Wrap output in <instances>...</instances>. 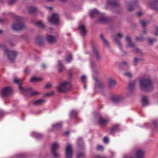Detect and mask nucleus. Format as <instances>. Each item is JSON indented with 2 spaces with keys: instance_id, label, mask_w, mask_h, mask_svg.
Returning a JSON list of instances; mask_svg holds the SVG:
<instances>
[{
  "instance_id": "54",
  "label": "nucleus",
  "mask_w": 158,
  "mask_h": 158,
  "mask_svg": "<svg viewBox=\"0 0 158 158\" xmlns=\"http://www.w3.org/2000/svg\"><path fill=\"white\" fill-rule=\"evenodd\" d=\"M17 158H25L24 155L22 154H19L17 155Z\"/></svg>"
},
{
  "instance_id": "2",
  "label": "nucleus",
  "mask_w": 158,
  "mask_h": 158,
  "mask_svg": "<svg viewBox=\"0 0 158 158\" xmlns=\"http://www.w3.org/2000/svg\"><path fill=\"white\" fill-rule=\"evenodd\" d=\"M0 49H5L4 53L6 54L7 57L11 61H13L17 56V52L13 51H9L6 49V46L3 44H0Z\"/></svg>"
},
{
  "instance_id": "46",
  "label": "nucleus",
  "mask_w": 158,
  "mask_h": 158,
  "mask_svg": "<svg viewBox=\"0 0 158 158\" xmlns=\"http://www.w3.org/2000/svg\"><path fill=\"white\" fill-rule=\"evenodd\" d=\"M36 8L33 6H31L29 8V11L31 13H33L36 10Z\"/></svg>"
},
{
  "instance_id": "16",
  "label": "nucleus",
  "mask_w": 158,
  "mask_h": 158,
  "mask_svg": "<svg viewBox=\"0 0 158 158\" xmlns=\"http://www.w3.org/2000/svg\"><path fill=\"white\" fill-rule=\"evenodd\" d=\"M126 41L127 42V47H129L131 48H135V44L132 42L129 36H127L126 38Z\"/></svg>"
},
{
  "instance_id": "42",
  "label": "nucleus",
  "mask_w": 158,
  "mask_h": 158,
  "mask_svg": "<svg viewBox=\"0 0 158 158\" xmlns=\"http://www.w3.org/2000/svg\"><path fill=\"white\" fill-rule=\"evenodd\" d=\"M85 156V153L83 152H79L77 154V158H82Z\"/></svg>"
},
{
  "instance_id": "36",
  "label": "nucleus",
  "mask_w": 158,
  "mask_h": 158,
  "mask_svg": "<svg viewBox=\"0 0 158 158\" xmlns=\"http://www.w3.org/2000/svg\"><path fill=\"white\" fill-rule=\"evenodd\" d=\"M58 67L60 72L63 70L64 68L62 62L60 60H59L58 62Z\"/></svg>"
},
{
  "instance_id": "64",
  "label": "nucleus",
  "mask_w": 158,
  "mask_h": 158,
  "mask_svg": "<svg viewBox=\"0 0 158 158\" xmlns=\"http://www.w3.org/2000/svg\"><path fill=\"white\" fill-rule=\"evenodd\" d=\"M29 68L28 67H26L24 69V71L25 72H27L28 71Z\"/></svg>"
},
{
  "instance_id": "33",
  "label": "nucleus",
  "mask_w": 158,
  "mask_h": 158,
  "mask_svg": "<svg viewBox=\"0 0 158 158\" xmlns=\"http://www.w3.org/2000/svg\"><path fill=\"white\" fill-rule=\"evenodd\" d=\"M78 146L80 148H83L84 145L82 139L81 138H79L77 141Z\"/></svg>"
},
{
  "instance_id": "43",
  "label": "nucleus",
  "mask_w": 158,
  "mask_h": 158,
  "mask_svg": "<svg viewBox=\"0 0 158 158\" xmlns=\"http://www.w3.org/2000/svg\"><path fill=\"white\" fill-rule=\"evenodd\" d=\"M139 23L143 27H144L146 25L148 24V21H145L143 20H140L139 21Z\"/></svg>"
},
{
  "instance_id": "47",
  "label": "nucleus",
  "mask_w": 158,
  "mask_h": 158,
  "mask_svg": "<svg viewBox=\"0 0 158 158\" xmlns=\"http://www.w3.org/2000/svg\"><path fill=\"white\" fill-rule=\"evenodd\" d=\"M135 50V52L139 54L140 55H142L143 54L142 50L139 49V48H136Z\"/></svg>"
},
{
  "instance_id": "6",
  "label": "nucleus",
  "mask_w": 158,
  "mask_h": 158,
  "mask_svg": "<svg viewBox=\"0 0 158 158\" xmlns=\"http://www.w3.org/2000/svg\"><path fill=\"white\" fill-rule=\"evenodd\" d=\"M138 3V2L137 0H133L127 2L126 6L127 10L130 12L133 11Z\"/></svg>"
},
{
  "instance_id": "9",
  "label": "nucleus",
  "mask_w": 158,
  "mask_h": 158,
  "mask_svg": "<svg viewBox=\"0 0 158 158\" xmlns=\"http://www.w3.org/2000/svg\"><path fill=\"white\" fill-rule=\"evenodd\" d=\"M123 37V34L120 33H117L113 36L115 43L120 49H122V45L118 39H121Z\"/></svg>"
},
{
  "instance_id": "26",
  "label": "nucleus",
  "mask_w": 158,
  "mask_h": 158,
  "mask_svg": "<svg viewBox=\"0 0 158 158\" xmlns=\"http://www.w3.org/2000/svg\"><path fill=\"white\" fill-rule=\"evenodd\" d=\"M63 125L62 122H59L52 125V129H58L61 128Z\"/></svg>"
},
{
  "instance_id": "56",
  "label": "nucleus",
  "mask_w": 158,
  "mask_h": 158,
  "mask_svg": "<svg viewBox=\"0 0 158 158\" xmlns=\"http://www.w3.org/2000/svg\"><path fill=\"white\" fill-rule=\"evenodd\" d=\"M154 35H155L158 36V26L156 28L155 32L154 33Z\"/></svg>"
},
{
  "instance_id": "51",
  "label": "nucleus",
  "mask_w": 158,
  "mask_h": 158,
  "mask_svg": "<svg viewBox=\"0 0 158 158\" xmlns=\"http://www.w3.org/2000/svg\"><path fill=\"white\" fill-rule=\"evenodd\" d=\"M81 81L82 82H85L86 81V78L85 76H83L81 77Z\"/></svg>"
},
{
  "instance_id": "5",
  "label": "nucleus",
  "mask_w": 158,
  "mask_h": 158,
  "mask_svg": "<svg viewBox=\"0 0 158 158\" xmlns=\"http://www.w3.org/2000/svg\"><path fill=\"white\" fill-rule=\"evenodd\" d=\"M19 20L16 23L13 24L12 26V28L14 30L19 31L23 29L25 27V25L22 22V18L19 17Z\"/></svg>"
},
{
  "instance_id": "48",
  "label": "nucleus",
  "mask_w": 158,
  "mask_h": 158,
  "mask_svg": "<svg viewBox=\"0 0 158 158\" xmlns=\"http://www.w3.org/2000/svg\"><path fill=\"white\" fill-rule=\"evenodd\" d=\"M136 40L138 42H141L143 41L144 40V39L143 37H136Z\"/></svg>"
},
{
  "instance_id": "62",
  "label": "nucleus",
  "mask_w": 158,
  "mask_h": 158,
  "mask_svg": "<svg viewBox=\"0 0 158 158\" xmlns=\"http://www.w3.org/2000/svg\"><path fill=\"white\" fill-rule=\"evenodd\" d=\"M95 158H104L102 156L97 155L95 156Z\"/></svg>"
},
{
  "instance_id": "24",
  "label": "nucleus",
  "mask_w": 158,
  "mask_h": 158,
  "mask_svg": "<svg viewBox=\"0 0 158 158\" xmlns=\"http://www.w3.org/2000/svg\"><path fill=\"white\" fill-rule=\"evenodd\" d=\"M100 37L103 41L104 45L106 47L109 48V43L108 40L104 37L102 34L100 35Z\"/></svg>"
},
{
  "instance_id": "38",
  "label": "nucleus",
  "mask_w": 158,
  "mask_h": 158,
  "mask_svg": "<svg viewBox=\"0 0 158 158\" xmlns=\"http://www.w3.org/2000/svg\"><path fill=\"white\" fill-rule=\"evenodd\" d=\"M119 66L121 68V66H123L127 68L129 67V63L127 61H123L119 64Z\"/></svg>"
},
{
  "instance_id": "59",
  "label": "nucleus",
  "mask_w": 158,
  "mask_h": 158,
  "mask_svg": "<svg viewBox=\"0 0 158 158\" xmlns=\"http://www.w3.org/2000/svg\"><path fill=\"white\" fill-rule=\"evenodd\" d=\"M51 85L50 84H46L45 86V88L46 89H48L49 88Z\"/></svg>"
},
{
  "instance_id": "1",
  "label": "nucleus",
  "mask_w": 158,
  "mask_h": 158,
  "mask_svg": "<svg viewBox=\"0 0 158 158\" xmlns=\"http://www.w3.org/2000/svg\"><path fill=\"white\" fill-rule=\"evenodd\" d=\"M139 85L141 90L147 91H152L154 88L151 80L148 77L141 79L139 81Z\"/></svg>"
},
{
  "instance_id": "52",
  "label": "nucleus",
  "mask_w": 158,
  "mask_h": 158,
  "mask_svg": "<svg viewBox=\"0 0 158 158\" xmlns=\"http://www.w3.org/2000/svg\"><path fill=\"white\" fill-rule=\"evenodd\" d=\"M17 1V0H10L8 2V4L10 5H11Z\"/></svg>"
},
{
  "instance_id": "25",
  "label": "nucleus",
  "mask_w": 158,
  "mask_h": 158,
  "mask_svg": "<svg viewBox=\"0 0 158 158\" xmlns=\"http://www.w3.org/2000/svg\"><path fill=\"white\" fill-rule=\"evenodd\" d=\"M136 82L135 81H132L130 82L128 85V88L130 91H132L135 89V86L136 84Z\"/></svg>"
},
{
  "instance_id": "55",
  "label": "nucleus",
  "mask_w": 158,
  "mask_h": 158,
  "mask_svg": "<svg viewBox=\"0 0 158 158\" xmlns=\"http://www.w3.org/2000/svg\"><path fill=\"white\" fill-rule=\"evenodd\" d=\"M70 158L72 156L73 153V149L71 146L70 145Z\"/></svg>"
},
{
  "instance_id": "3",
  "label": "nucleus",
  "mask_w": 158,
  "mask_h": 158,
  "mask_svg": "<svg viewBox=\"0 0 158 158\" xmlns=\"http://www.w3.org/2000/svg\"><path fill=\"white\" fill-rule=\"evenodd\" d=\"M19 89L21 92L27 96H35L40 94V92L33 91L32 89L30 87L27 89H24L22 88L20 85Z\"/></svg>"
},
{
  "instance_id": "13",
  "label": "nucleus",
  "mask_w": 158,
  "mask_h": 158,
  "mask_svg": "<svg viewBox=\"0 0 158 158\" xmlns=\"http://www.w3.org/2000/svg\"><path fill=\"white\" fill-rule=\"evenodd\" d=\"M124 97L122 96H114L111 98V100L115 103H119L124 100Z\"/></svg>"
},
{
  "instance_id": "15",
  "label": "nucleus",
  "mask_w": 158,
  "mask_h": 158,
  "mask_svg": "<svg viewBox=\"0 0 158 158\" xmlns=\"http://www.w3.org/2000/svg\"><path fill=\"white\" fill-rule=\"evenodd\" d=\"M93 56L98 61H99L100 60L101 57L99 52L96 48H93Z\"/></svg>"
},
{
  "instance_id": "40",
  "label": "nucleus",
  "mask_w": 158,
  "mask_h": 158,
  "mask_svg": "<svg viewBox=\"0 0 158 158\" xmlns=\"http://www.w3.org/2000/svg\"><path fill=\"white\" fill-rule=\"evenodd\" d=\"M65 157L69 158V144L67 145L65 150Z\"/></svg>"
},
{
  "instance_id": "22",
  "label": "nucleus",
  "mask_w": 158,
  "mask_h": 158,
  "mask_svg": "<svg viewBox=\"0 0 158 158\" xmlns=\"http://www.w3.org/2000/svg\"><path fill=\"white\" fill-rule=\"evenodd\" d=\"M108 122L107 119H105L102 117H100L99 120V123L103 126H106Z\"/></svg>"
},
{
  "instance_id": "14",
  "label": "nucleus",
  "mask_w": 158,
  "mask_h": 158,
  "mask_svg": "<svg viewBox=\"0 0 158 158\" xmlns=\"http://www.w3.org/2000/svg\"><path fill=\"white\" fill-rule=\"evenodd\" d=\"M107 3L113 7H120L121 6L119 3L115 0H108Z\"/></svg>"
},
{
  "instance_id": "21",
  "label": "nucleus",
  "mask_w": 158,
  "mask_h": 158,
  "mask_svg": "<svg viewBox=\"0 0 158 158\" xmlns=\"http://www.w3.org/2000/svg\"><path fill=\"white\" fill-rule=\"evenodd\" d=\"M46 102V100L44 99H40L35 101L33 102V104L34 106H38L42 105Z\"/></svg>"
},
{
  "instance_id": "8",
  "label": "nucleus",
  "mask_w": 158,
  "mask_h": 158,
  "mask_svg": "<svg viewBox=\"0 0 158 158\" xmlns=\"http://www.w3.org/2000/svg\"><path fill=\"white\" fill-rule=\"evenodd\" d=\"M48 21L51 23L57 25L58 24L59 21V18L58 15L56 14H53L51 17L48 18Z\"/></svg>"
},
{
  "instance_id": "7",
  "label": "nucleus",
  "mask_w": 158,
  "mask_h": 158,
  "mask_svg": "<svg viewBox=\"0 0 158 158\" xmlns=\"http://www.w3.org/2000/svg\"><path fill=\"white\" fill-rule=\"evenodd\" d=\"M59 147V144L57 142L54 143L52 144L51 151L53 156L55 157H58L60 156V154L56 151Z\"/></svg>"
},
{
  "instance_id": "30",
  "label": "nucleus",
  "mask_w": 158,
  "mask_h": 158,
  "mask_svg": "<svg viewBox=\"0 0 158 158\" xmlns=\"http://www.w3.org/2000/svg\"><path fill=\"white\" fill-rule=\"evenodd\" d=\"M119 131V127L118 125H117L114 126L110 130V133L112 134L114 133L115 132Z\"/></svg>"
},
{
  "instance_id": "35",
  "label": "nucleus",
  "mask_w": 158,
  "mask_h": 158,
  "mask_svg": "<svg viewBox=\"0 0 158 158\" xmlns=\"http://www.w3.org/2000/svg\"><path fill=\"white\" fill-rule=\"evenodd\" d=\"M91 66L94 73L96 74L98 73V70L96 68L95 64L94 63H92L91 64Z\"/></svg>"
},
{
  "instance_id": "58",
  "label": "nucleus",
  "mask_w": 158,
  "mask_h": 158,
  "mask_svg": "<svg viewBox=\"0 0 158 158\" xmlns=\"http://www.w3.org/2000/svg\"><path fill=\"white\" fill-rule=\"evenodd\" d=\"M152 123L154 125V126L155 127H157V122L156 121L154 120L152 122Z\"/></svg>"
},
{
  "instance_id": "63",
  "label": "nucleus",
  "mask_w": 158,
  "mask_h": 158,
  "mask_svg": "<svg viewBox=\"0 0 158 158\" xmlns=\"http://www.w3.org/2000/svg\"><path fill=\"white\" fill-rule=\"evenodd\" d=\"M66 60L68 63L69 62V56H68L66 59Z\"/></svg>"
},
{
  "instance_id": "29",
  "label": "nucleus",
  "mask_w": 158,
  "mask_h": 158,
  "mask_svg": "<svg viewBox=\"0 0 158 158\" xmlns=\"http://www.w3.org/2000/svg\"><path fill=\"white\" fill-rule=\"evenodd\" d=\"M143 106H147L149 102L148 97L146 96H143L142 100Z\"/></svg>"
},
{
  "instance_id": "12",
  "label": "nucleus",
  "mask_w": 158,
  "mask_h": 158,
  "mask_svg": "<svg viewBox=\"0 0 158 158\" xmlns=\"http://www.w3.org/2000/svg\"><path fill=\"white\" fill-rule=\"evenodd\" d=\"M149 4L151 8L158 12V0H152Z\"/></svg>"
},
{
  "instance_id": "31",
  "label": "nucleus",
  "mask_w": 158,
  "mask_h": 158,
  "mask_svg": "<svg viewBox=\"0 0 158 158\" xmlns=\"http://www.w3.org/2000/svg\"><path fill=\"white\" fill-rule=\"evenodd\" d=\"M157 39L156 38H148V43L150 45H152L154 43L156 42Z\"/></svg>"
},
{
  "instance_id": "4",
  "label": "nucleus",
  "mask_w": 158,
  "mask_h": 158,
  "mask_svg": "<svg viewBox=\"0 0 158 158\" xmlns=\"http://www.w3.org/2000/svg\"><path fill=\"white\" fill-rule=\"evenodd\" d=\"M69 81H66L60 83L57 86L56 89L60 92L65 93L69 89Z\"/></svg>"
},
{
  "instance_id": "27",
  "label": "nucleus",
  "mask_w": 158,
  "mask_h": 158,
  "mask_svg": "<svg viewBox=\"0 0 158 158\" xmlns=\"http://www.w3.org/2000/svg\"><path fill=\"white\" fill-rule=\"evenodd\" d=\"M43 40V37L40 35L37 36L35 39L36 43L39 45H41L42 44Z\"/></svg>"
},
{
  "instance_id": "20",
  "label": "nucleus",
  "mask_w": 158,
  "mask_h": 158,
  "mask_svg": "<svg viewBox=\"0 0 158 158\" xmlns=\"http://www.w3.org/2000/svg\"><path fill=\"white\" fill-rule=\"evenodd\" d=\"M96 81L95 84V86L98 87L100 89H102L105 88V86L104 83L102 82H99L98 81V79H95Z\"/></svg>"
},
{
  "instance_id": "57",
  "label": "nucleus",
  "mask_w": 158,
  "mask_h": 158,
  "mask_svg": "<svg viewBox=\"0 0 158 158\" xmlns=\"http://www.w3.org/2000/svg\"><path fill=\"white\" fill-rule=\"evenodd\" d=\"M103 141L104 142L106 143H107L108 142V139L107 137H105L104 138Z\"/></svg>"
},
{
  "instance_id": "17",
  "label": "nucleus",
  "mask_w": 158,
  "mask_h": 158,
  "mask_svg": "<svg viewBox=\"0 0 158 158\" xmlns=\"http://www.w3.org/2000/svg\"><path fill=\"white\" fill-rule=\"evenodd\" d=\"M126 41L127 42V47H129L131 48H135V44L132 42L129 36H127L126 38Z\"/></svg>"
},
{
  "instance_id": "41",
  "label": "nucleus",
  "mask_w": 158,
  "mask_h": 158,
  "mask_svg": "<svg viewBox=\"0 0 158 158\" xmlns=\"http://www.w3.org/2000/svg\"><path fill=\"white\" fill-rule=\"evenodd\" d=\"M35 25L37 27H40L43 28H44L43 23L41 21H39L36 22L35 23Z\"/></svg>"
},
{
  "instance_id": "60",
  "label": "nucleus",
  "mask_w": 158,
  "mask_h": 158,
  "mask_svg": "<svg viewBox=\"0 0 158 158\" xmlns=\"http://www.w3.org/2000/svg\"><path fill=\"white\" fill-rule=\"evenodd\" d=\"M123 158H133V157L129 155H125Z\"/></svg>"
},
{
  "instance_id": "44",
  "label": "nucleus",
  "mask_w": 158,
  "mask_h": 158,
  "mask_svg": "<svg viewBox=\"0 0 158 158\" xmlns=\"http://www.w3.org/2000/svg\"><path fill=\"white\" fill-rule=\"evenodd\" d=\"M124 75L125 76L129 77L131 78L132 77V74L131 72L129 71L126 72L124 73Z\"/></svg>"
},
{
  "instance_id": "61",
  "label": "nucleus",
  "mask_w": 158,
  "mask_h": 158,
  "mask_svg": "<svg viewBox=\"0 0 158 158\" xmlns=\"http://www.w3.org/2000/svg\"><path fill=\"white\" fill-rule=\"evenodd\" d=\"M142 13L141 12H139L137 13V15L138 16L140 17L142 15Z\"/></svg>"
},
{
  "instance_id": "50",
  "label": "nucleus",
  "mask_w": 158,
  "mask_h": 158,
  "mask_svg": "<svg viewBox=\"0 0 158 158\" xmlns=\"http://www.w3.org/2000/svg\"><path fill=\"white\" fill-rule=\"evenodd\" d=\"M14 82L15 83L17 84H18L19 85V88L20 85V86H21V84L19 82V80H18L17 79H16V78L14 80Z\"/></svg>"
},
{
  "instance_id": "18",
  "label": "nucleus",
  "mask_w": 158,
  "mask_h": 158,
  "mask_svg": "<svg viewBox=\"0 0 158 158\" xmlns=\"http://www.w3.org/2000/svg\"><path fill=\"white\" fill-rule=\"evenodd\" d=\"M79 28L80 29V33L81 35L84 36L86 34V31L85 26L84 25H80L78 26Z\"/></svg>"
},
{
  "instance_id": "11",
  "label": "nucleus",
  "mask_w": 158,
  "mask_h": 158,
  "mask_svg": "<svg viewBox=\"0 0 158 158\" xmlns=\"http://www.w3.org/2000/svg\"><path fill=\"white\" fill-rule=\"evenodd\" d=\"M145 152L143 150L137 149L135 152V158H144Z\"/></svg>"
},
{
  "instance_id": "32",
  "label": "nucleus",
  "mask_w": 158,
  "mask_h": 158,
  "mask_svg": "<svg viewBox=\"0 0 158 158\" xmlns=\"http://www.w3.org/2000/svg\"><path fill=\"white\" fill-rule=\"evenodd\" d=\"M143 59L141 58H138L135 57L134 58L133 60V64L134 66H136L138 62L140 61H142Z\"/></svg>"
},
{
  "instance_id": "39",
  "label": "nucleus",
  "mask_w": 158,
  "mask_h": 158,
  "mask_svg": "<svg viewBox=\"0 0 158 158\" xmlns=\"http://www.w3.org/2000/svg\"><path fill=\"white\" fill-rule=\"evenodd\" d=\"M42 80V78L36 77H33L30 79V81L32 82H37Z\"/></svg>"
},
{
  "instance_id": "45",
  "label": "nucleus",
  "mask_w": 158,
  "mask_h": 158,
  "mask_svg": "<svg viewBox=\"0 0 158 158\" xmlns=\"http://www.w3.org/2000/svg\"><path fill=\"white\" fill-rule=\"evenodd\" d=\"M71 117L72 118H75L77 116V112L76 111L73 110L71 113Z\"/></svg>"
},
{
  "instance_id": "23",
  "label": "nucleus",
  "mask_w": 158,
  "mask_h": 158,
  "mask_svg": "<svg viewBox=\"0 0 158 158\" xmlns=\"http://www.w3.org/2000/svg\"><path fill=\"white\" fill-rule=\"evenodd\" d=\"M116 84V82L115 81L112 79H109L108 80V86L109 87L112 89L114 88Z\"/></svg>"
},
{
  "instance_id": "19",
  "label": "nucleus",
  "mask_w": 158,
  "mask_h": 158,
  "mask_svg": "<svg viewBox=\"0 0 158 158\" xmlns=\"http://www.w3.org/2000/svg\"><path fill=\"white\" fill-rule=\"evenodd\" d=\"M56 38L51 35H47L46 37V40L50 44H52L55 42L56 40Z\"/></svg>"
},
{
  "instance_id": "37",
  "label": "nucleus",
  "mask_w": 158,
  "mask_h": 158,
  "mask_svg": "<svg viewBox=\"0 0 158 158\" xmlns=\"http://www.w3.org/2000/svg\"><path fill=\"white\" fill-rule=\"evenodd\" d=\"M107 20V19L106 17L104 16L103 15H102L98 19V21L99 22L103 23L106 22Z\"/></svg>"
},
{
  "instance_id": "53",
  "label": "nucleus",
  "mask_w": 158,
  "mask_h": 158,
  "mask_svg": "<svg viewBox=\"0 0 158 158\" xmlns=\"http://www.w3.org/2000/svg\"><path fill=\"white\" fill-rule=\"evenodd\" d=\"M54 94V93L53 92H50V93H48L47 94H45L44 95V96H51V95H53Z\"/></svg>"
},
{
  "instance_id": "28",
  "label": "nucleus",
  "mask_w": 158,
  "mask_h": 158,
  "mask_svg": "<svg viewBox=\"0 0 158 158\" xmlns=\"http://www.w3.org/2000/svg\"><path fill=\"white\" fill-rule=\"evenodd\" d=\"M99 14V12L96 9H94L93 10H91L89 11V15L90 17H93L95 15H97Z\"/></svg>"
},
{
  "instance_id": "49",
  "label": "nucleus",
  "mask_w": 158,
  "mask_h": 158,
  "mask_svg": "<svg viewBox=\"0 0 158 158\" xmlns=\"http://www.w3.org/2000/svg\"><path fill=\"white\" fill-rule=\"evenodd\" d=\"M97 150L98 151H102L103 150L104 147L102 145H99L97 146Z\"/></svg>"
},
{
  "instance_id": "34",
  "label": "nucleus",
  "mask_w": 158,
  "mask_h": 158,
  "mask_svg": "<svg viewBox=\"0 0 158 158\" xmlns=\"http://www.w3.org/2000/svg\"><path fill=\"white\" fill-rule=\"evenodd\" d=\"M31 135L32 136L37 139H40L42 137V135L41 134L35 132H32L31 134Z\"/></svg>"
},
{
  "instance_id": "10",
  "label": "nucleus",
  "mask_w": 158,
  "mask_h": 158,
  "mask_svg": "<svg viewBox=\"0 0 158 158\" xmlns=\"http://www.w3.org/2000/svg\"><path fill=\"white\" fill-rule=\"evenodd\" d=\"M12 92V89L9 87L4 88L1 92V95L3 97L8 96L11 94Z\"/></svg>"
}]
</instances>
